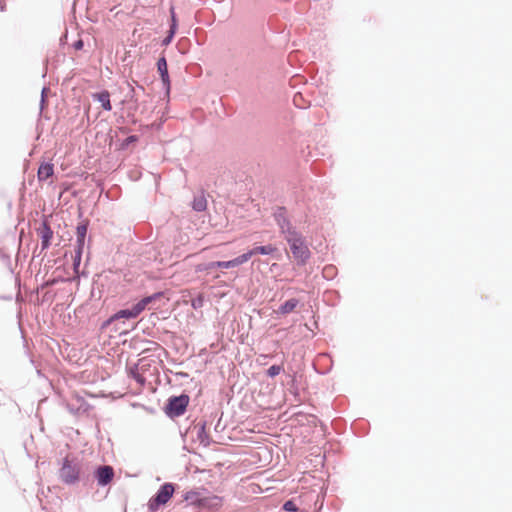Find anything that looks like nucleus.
I'll return each mask as SVG.
<instances>
[{"label": "nucleus", "mask_w": 512, "mask_h": 512, "mask_svg": "<svg viewBox=\"0 0 512 512\" xmlns=\"http://www.w3.org/2000/svg\"><path fill=\"white\" fill-rule=\"evenodd\" d=\"M81 468L77 458L65 456L61 461V467L58 471L59 479L66 485H75L80 481Z\"/></svg>", "instance_id": "1"}, {"label": "nucleus", "mask_w": 512, "mask_h": 512, "mask_svg": "<svg viewBox=\"0 0 512 512\" xmlns=\"http://www.w3.org/2000/svg\"><path fill=\"white\" fill-rule=\"evenodd\" d=\"M177 484L165 482L156 491V493L148 500L147 507L149 512H157L173 497Z\"/></svg>", "instance_id": "2"}, {"label": "nucleus", "mask_w": 512, "mask_h": 512, "mask_svg": "<svg viewBox=\"0 0 512 512\" xmlns=\"http://www.w3.org/2000/svg\"><path fill=\"white\" fill-rule=\"evenodd\" d=\"M189 401L190 397L186 393L172 395L166 400L163 410L170 419L180 417L186 412Z\"/></svg>", "instance_id": "3"}, {"label": "nucleus", "mask_w": 512, "mask_h": 512, "mask_svg": "<svg viewBox=\"0 0 512 512\" xmlns=\"http://www.w3.org/2000/svg\"><path fill=\"white\" fill-rule=\"evenodd\" d=\"M291 253L298 266H304L311 257V252L305 243L304 237L289 244Z\"/></svg>", "instance_id": "4"}, {"label": "nucleus", "mask_w": 512, "mask_h": 512, "mask_svg": "<svg viewBox=\"0 0 512 512\" xmlns=\"http://www.w3.org/2000/svg\"><path fill=\"white\" fill-rule=\"evenodd\" d=\"M51 215H42L40 226L36 229L37 235L41 239V250H46L51 246L54 232L50 227L49 219Z\"/></svg>", "instance_id": "5"}, {"label": "nucleus", "mask_w": 512, "mask_h": 512, "mask_svg": "<svg viewBox=\"0 0 512 512\" xmlns=\"http://www.w3.org/2000/svg\"><path fill=\"white\" fill-rule=\"evenodd\" d=\"M156 68L162 83V88L165 91L166 96L169 97L171 92V79L168 71L167 59L164 52H162L157 59Z\"/></svg>", "instance_id": "6"}, {"label": "nucleus", "mask_w": 512, "mask_h": 512, "mask_svg": "<svg viewBox=\"0 0 512 512\" xmlns=\"http://www.w3.org/2000/svg\"><path fill=\"white\" fill-rule=\"evenodd\" d=\"M115 476V472L110 465H98L93 470V477L100 487L110 484Z\"/></svg>", "instance_id": "7"}, {"label": "nucleus", "mask_w": 512, "mask_h": 512, "mask_svg": "<svg viewBox=\"0 0 512 512\" xmlns=\"http://www.w3.org/2000/svg\"><path fill=\"white\" fill-rule=\"evenodd\" d=\"M65 407L72 415H82L88 413L91 405L82 396L77 395L72 401L67 402Z\"/></svg>", "instance_id": "8"}, {"label": "nucleus", "mask_w": 512, "mask_h": 512, "mask_svg": "<svg viewBox=\"0 0 512 512\" xmlns=\"http://www.w3.org/2000/svg\"><path fill=\"white\" fill-rule=\"evenodd\" d=\"M164 297H165L164 291H157L151 295H147V296L141 298L133 305L135 306L136 310L139 312V315H140L146 308H151L150 305L154 304L156 301H159Z\"/></svg>", "instance_id": "9"}, {"label": "nucleus", "mask_w": 512, "mask_h": 512, "mask_svg": "<svg viewBox=\"0 0 512 512\" xmlns=\"http://www.w3.org/2000/svg\"><path fill=\"white\" fill-rule=\"evenodd\" d=\"M89 227L88 220L80 221L76 226V245L74 250L84 251L87 231Z\"/></svg>", "instance_id": "10"}, {"label": "nucleus", "mask_w": 512, "mask_h": 512, "mask_svg": "<svg viewBox=\"0 0 512 512\" xmlns=\"http://www.w3.org/2000/svg\"><path fill=\"white\" fill-rule=\"evenodd\" d=\"M115 318L116 322L120 325L122 322L125 324L126 320L135 319L139 316V312L136 310L135 306L132 304L130 307L120 309L112 314Z\"/></svg>", "instance_id": "11"}, {"label": "nucleus", "mask_w": 512, "mask_h": 512, "mask_svg": "<svg viewBox=\"0 0 512 512\" xmlns=\"http://www.w3.org/2000/svg\"><path fill=\"white\" fill-rule=\"evenodd\" d=\"M273 216L280 231L283 230L284 228H288V226L291 224V221L287 215V209L284 206H278L275 209Z\"/></svg>", "instance_id": "12"}, {"label": "nucleus", "mask_w": 512, "mask_h": 512, "mask_svg": "<svg viewBox=\"0 0 512 512\" xmlns=\"http://www.w3.org/2000/svg\"><path fill=\"white\" fill-rule=\"evenodd\" d=\"M207 301L210 302L211 305H217L220 303L221 299L224 297V289L221 285H212L208 288L206 292Z\"/></svg>", "instance_id": "13"}, {"label": "nucleus", "mask_w": 512, "mask_h": 512, "mask_svg": "<svg viewBox=\"0 0 512 512\" xmlns=\"http://www.w3.org/2000/svg\"><path fill=\"white\" fill-rule=\"evenodd\" d=\"M110 92L106 89H102L92 94V99L101 104V107L105 111L112 110V104L110 101Z\"/></svg>", "instance_id": "14"}, {"label": "nucleus", "mask_w": 512, "mask_h": 512, "mask_svg": "<svg viewBox=\"0 0 512 512\" xmlns=\"http://www.w3.org/2000/svg\"><path fill=\"white\" fill-rule=\"evenodd\" d=\"M54 174V165L51 162H43L37 170L39 182L47 181Z\"/></svg>", "instance_id": "15"}, {"label": "nucleus", "mask_w": 512, "mask_h": 512, "mask_svg": "<svg viewBox=\"0 0 512 512\" xmlns=\"http://www.w3.org/2000/svg\"><path fill=\"white\" fill-rule=\"evenodd\" d=\"M280 233L284 236V239L288 244L303 238V235L296 229L295 226L292 225V223L288 226V228L281 230Z\"/></svg>", "instance_id": "16"}, {"label": "nucleus", "mask_w": 512, "mask_h": 512, "mask_svg": "<svg viewBox=\"0 0 512 512\" xmlns=\"http://www.w3.org/2000/svg\"><path fill=\"white\" fill-rule=\"evenodd\" d=\"M100 329L101 330L110 329L111 332L119 333V335L125 334L127 332L126 330H121V327L116 322L113 315H110L106 320H104L101 323Z\"/></svg>", "instance_id": "17"}, {"label": "nucleus", "mask_w": 512, "mask_h": 512, "mask_svg": "<svg viewBox=\"0 0 512 512\" xmlns=\"http://www.w3.org/2000/svg\"><path fill=\"white\" fill-rule=\"evenodd\" d=\"M127 374L136 383H138L140 385H145L146 378L139 373V364L138 363H135L132 366H127Z\"/></svg>", "instance_id": "18"}, {"label": "nucleus", "mask_w": 512, "mask_h": 512, "mask_svg": "<svg viewBox=\"0 0 512 512\" xmlns=\"http://www.w3.org/2000/svg\"><path fill=\"white\" fill-rule=\"evenodd\" d=\"M182 497L183 500L186 501L188 504L196 506L201 505L203 501L201 494L196 490L186 491Z\"/></svg>", "instance_id": "19"}, {"label": "nucleus", "mask_w": 512, "mask_h": 512, "mask_svg": "<svg viewBox=\"0 0 512 512\" xmlns=\"http://www.w3.org/2000/svg\"><path fill=\"white\" fill-rule=\"evenodd\" d=\"M249 259H251V253H249L247 251L233 259L226 260V270L240 266V265L244 264L245 262H247Z\"/></svg>", "instance_id": "20"}, {"label": "nucleus", "mask_w": 512, "mask_h": 512, "mask_svg": "<svg viewBox=\"0 0 512 512\" xmlns=\"http://www.w3.org/2000/svg\"><path fill=\"white\" fill-rule=\"evenodd\" d=\"M276 250H277V248L275 246H273L272 244H268V245L255 246L254 248L248 250V252L251 253V257H252L256 254L270 255V254L274 253Z\"/></svg>", "instance_id": "21"}, {"label": "nucleus", "mask_w": 512, "mask_h": 512, "mask_svg": "<svg viewBox=\"0 0 512 512\" xmlns=\"http://www.w3.org/2000/svg\"><path fill=\"white\" fill-rule=\"evenodd\" d=\"M298 304H299L298 299L290 298L279 306L278 313H280L282 315L289 314L297 307Z\"/></svg>", "instance_id": "22"}, {"label": "nucleus", "mask_w": 512, "mask_h": 512, "mask_svg": "<svg viewBox=\"0 0 512 512\" xmlns=\"http://www.w3.org/2000/svg\"><path fill=\"white\" fill-rule=\"evenodd\" d=\"M196 436L204 446H208L210 444V439L206 431V422H202L198 425Z\"/></svg>", "instance_id": "23"}, {"label": "nucleus", "mask_w": 512, "mask_h": 512, "mask_svg": "<svg viewBox=\"0 0 512 512\" xmlns=\"http://www.w3.org/2000/svg\"><path fill=\"white\" fill-rule=\"evenodd\" d=\"M139 141L138 135H129L126 138L119 140L117 143L118 150H127L131 145Z\"/></svg>", "instance_id": "24"}, {"label": "nucleus", "mask_w": 512, "mask_h": 512, "mask_svg": "<svg viewBox=\"0 0 512 512\" xmlns=\"http://www.w3.org/2000/svg\"><path fill=\"white\" fill-rule=\"evenodd\" d=\"M191 207L196 212L205 211L207 208V200L203 195L195 196L191 202Z\"/></svg>", "instance_id": "25"}, {"label": "nucleus", "mask_w": 512, "mask_h": 512, "mask_svg": "<svg viewBox=\"0 0 512 512\" xmlns=\"http://www.w3.org/2000/svg\"><path fill=\"white\" fill-rule=\"evenodd\" d=\"M207 300L206 294L198 293L195 297L190 299V305L194 310L201 309Z\"/></svg>", "instance_id": "26"}, {"label": "nucleus", "mask_w": 512, "mask_h": 512, "mask_svg": "<svg viewBox=\"0 0 512 512\" xmlns=\"http://www.w3.org/2000/svg\"><path fill=\"white\" fill-rule=\"evenodd\" d=\"M338 270L332 264L325 265L322 269V276L326 280H333L337 276Z\"/></svg>", "instance_id": "27"}, {"label": "nucleus", "mask_w": 512, "mask_h": 512, "mask_svg": "<svg viewBox=\"0 0 512 512\" xmlns=\"http://www.w3.org/2000/svg\"><path fill=\"white\" fill-rule=\"evenodd\" d=\"M83 253L84 251L74 250V255L72 257V266L75 273H77L80 268Z\"/></svg>", "instance_id": "28"}, {"label": "nucleus", "mask_w": 512, "mask_h": 512, "mask_svg": "<svg viewBox=\"0 0 512 512\" xmlns=\"http://www.w3.org/2000/svg\"><path fill=\"white\" fill-rule=\"evenodd\" d=\"M216 268H224V260L211 261L205 264V270L207 274H213V270Z\"/></svg>", "instance_id": "29"}, {"label": "nucleus", "mask_w": 512, "mask_h": 512, "mask_svg": "<svg viewBox=\"0 0 512 512\" xmlns=\"http://www.w3.org/2000/svg\"><path fill=\"white\" fill-rule=\"evenodd\" d=\"M283 371L282 365L274 364L266 370V375L270 378H274Z\"/></svg>", "instance_id": "30"}, {"label": "nucleus", "mask_w": 512, "mask_h": 512, "mask_svg": "<svg viewBox=\"0 0 512 512\" xmlns=\"http://www.w3.org/2000/svg\"><path fill=\"white\" fill-rule=\"evenodd\" d=\"M176 33V30L169 28L166 33V36L161 40V46H168L173 41Z\"/></svg>", "instance_id": "31"}, {"label": "nucleus", "mask_w": 512, "mask_h": 512, "mask_svg": "<svg viewBox=\"0 0 512 512\" xmlns=\"http://www.w3.org/2000/svg\"><path fill=\"white\" fill-rule=\"evenodd\" d=\"M169 28L173 29V30H176V31L178 30V19H177V15L175 13V9H174L173 6L170 8Z\"/></svg>", "instance_id": "32"}, {"label": "nucleus", "mask_w": 512, "mask_h": 512, "mask_svg": "<svg viewBox=\"0 0 512 512\" xmlns=\"http://www.w3.org/2000/svg\"><path fill=\"white\" fill-rule=\"evenodd\" d=\"M293 103L297 108L304 109L306 108L305 100L301 93H296L293 97Z\"/></svg>", "instance_id": "33"}, {"label": "nucleus", "mask_w": 512, "mask_h": 512, "mask_svg": "<svg viewBox=\"0 0 512 512\" xmlns=\"http://www.w3.org/2000/svg\"><path fill=\"white\" fill-rule=\"evenodd\" d=\"M282 508L286 512H298L299 511L298 506L295 504V502L293 500H287L286 502H284Z\"/></svg>", "instance_id": "34"}, {"label": "nucleus", "mask_w": 512, "mask_h": 512, "mask_svg": "<svg viewBox=\"0 0 512 512\" xmlns=\"http://www.w3.org/2000/svg\"><path fill=\"white\" fill-rule=\"evenodd\" d=\"M16 317H17V320H18V329H19V331L21 333V338L23 339L24 344H26L27 343V339H26L24 328H23V325H22V313H21V311H19L17 313Z\"/></svg>", "instance_id": "35"}, {"label": "nucleus", "mask_w": 512, "mask_h": 512, "mask_svg": "<svg viewBox=\"0 0 512 512\" xmlns=\"http://www.w3.org/2000/svg\"><path fill=\"white\" fill-rule=\"evenodd\" d=\"M72 47L75 50H77V51L83 50V48H84V41H83V39L79 38L76 41H74L73 44H72Z\"/></svg>", "instance_id": "36"}, {"label": "nucleus", "mask_w": 512, "mask_h": 512, "mask_svg": "<svg viewBox=\"0 0 512 512\" xmlns=\"http://www.w3.org/2000/svg\"><path fill=\"white\" fill-rule=\"evenodd\" d=\"M223 414H224V413L222 412V413H221V416H220V418H219V420H218V422H217V423H216V425H215V431H216V432H218V431H221V432H222V431H224V426H221V418H222Z\"/></svg>", "instance_id": "37"}, {"label": "nucleus", "mask_w": 512, "mask_h": 512, "mask_svg": "<svg viewBox=\"0 0 512 512\" xmlns=\"http://www.w3.org/2000/svg\"><path fill=\"white\" fill-rule=\"evenodd\" d=\"M40 110H44L48 106L47 98H40Z\"/></svg>", "instance_id": "38"}, {"label": "nucleus", "mask_w": 512, "mask_h": 512, "mask_svg": "<svg viewBox=\"0 0 512 512\" xmlns=\"http://www.w3.org/2000/svg\"><path fill=\"white\" fill-rule=\"evenodd\" d=\"M48 92H49V87L44 86L41 90V98H47Z\"/></svg>", "instance_id": "39"}, {"label": "nucleus", "mask_w": 512, "mask_h": 512, "mask_svg": "<svg viewBox=\"0 0 512 512\" xmlns=\"http://www.w3.org/2000/svg\"><path fill=\"white\" fill-rule=\"evenodd\" d=\"M65 282L66 280L64 278H61V279H52V280H49V285H54L58 282Z\"/></svg>", "instance_id": "40"}, {"label": "nucleus", "mask_w": 512, "mask_h": 512, "mask_svg": "<svg viewBox=\"0 0 512 512\" xmlns=\"http://www.w3.org/2000/svg\"><path fill=\"white\" fill-rule=\"evenodd\" d=\"M141 343V344H144V343H149V344H156L155 342L151 341V340H147V339H140V340H136L135 343Z\"/></svg>", "instance_id": "41"}, {"label": "nucleus", "mask_w": 512, "mask_h": 512, "mask_svg": "<svg viewBox=\"0 0 512 512\" xmlns=\"http://www.w3.org/2000/svg\"><path fill=\"white\" fill-rule=\"evenodd\" d=\"M6 10V4L4 0H0V11L4 12Z\"/></svg>", "instance_id": "42"}, {"label": "nucleus", "mask_w": 512, "mask_h": 512, "mask_svg": "<svg viewBox=\"0 0 512 512\" xmlns=\"http://www.w3.org/2000/svg\"><path fill=\"white\" fill-rule=\"evenodd\" d=\"M119 131H120L121 133H124V134H125V133H128V132L130 131V129H129L128 127H120V128H119Z\"/></svg>", "instance_id": "43"}, {"label": "nucleus", "mask_w": 512, "mask_h": 512, "mask_svg": "<svg viewBox=\"0 0 512 512\" xmlns=\"http://www.w3.org/2000/svg\"><path fill=\"white\" fill-rule=\"evenodd\" d=\"M134 94H135V90L133 87L130 88V91L128 93V96L132 99L134 97Z\"/></svg>", "instance_id": "44"}, {"label": "nucleus", "mask_w": 512, "mask_h": 512, "mask_svg": "<svg viewBox=\"0 0 512 512\" xmlns=\"http://www.w3.org/2000/svg\"><path fill=\"white\" fill-rule=\"evenodd\" d=\"M246 189H247V185L246 184H241L240 187H239V192L246 191Z\"/></svg>", "instance_id": "45"}, {"label": "nucleus", "mask_w": 512, "mask_h": 512, "mask_svg": "<svg viewBox=\"0 0 512 512\" xmlns=\"http://www.w3.org/2000/svg\"><path fill=\"white\" fill-rule=\"evenodd\" d=\"M67 38V32L60 38L61 43Z\"/></svg>", "instance_id": "46"}, {"label": "nucleus", "mask_w": 512, "mask_h": 512, "mask_svg": "<svg viewBox=\"0 0 512 512\" xmlns=\"http://www.w3.org/2000/svg\"><path fill=\"white\" fill-rule=\"evenodd\" d=\"M15 283L18 287L20 286V279L18 277L15 279Z\"/></svg>", "instance_id": "47"}, {"label": "nucleus", "mask_w": 512, "mask_h": 512, "mask_svg": "<svg viewBox=\"0 0 512 512\" xmlns=\"http://www.w3.org/2000/svg\"><path fill=\"white\" fill-rule=\"evenodd\" d=\"M219 101H220V103H221L222 105H224V97H223V96H221V97L219 98Z\"/></svg>", "instance_id": "48"}, {"label": "nucleus", "mask_w": 512, "mask_h": 512, "mask_svg": "<svg viewBox=\"0 0 512 512\" xmlns=\"http://www.w3.org/2000/svg\"><path fill=\"white\" fill-rule=\"evenodd\" d=\"M227 446H228V445L226 444L225 452H226V453H230V451L228 450Z\"/></svg>", "instance_id": "49"}]
</instances>
